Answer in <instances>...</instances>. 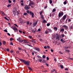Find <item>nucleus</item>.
Returning <instances> with one entry per match:
<instances>
[{"label":"nucleus","instance_id":"9d476101","mask_svg":"<svg viewBox=\"0 0 73 73\" xmlns=\"http://www.w3.org/2000/svg\"><path fill=\"white\" fill-rule=\"evenodd\" d=\"M63 27L65 28V29H66H66H68V26H66V25H63Z\"/></svg>","mask_w":73,"mask_h":73},{"label":"nucleus","instance_id":"f8f14e48","mask_svg":"<svg viewBox=\"0 0 73 73\" xmlns=\"http://www.w3.org/2000/svg\"><path fill=\"white\" fill-rule=\"evenodd\" d=\"M35 49L36 50H37L38 52L40 51V48H35Z\"/></svg>","mask_w":73,"mask_h":73},{"label":"nucleus","instance_id":"b1692460","mask_svg":"<svg viewBox=\"0 0 73 73\" xmlns=\"http://www.w3.org/2000/svg\"><path fill=\"white\" fill-rule=\"evenodd\" d=\"M6 43V42L5 41H3V45H5Z\"/></svg>","mask_w":73,"mask_h":73},{"label":"nucleus","instance_id":"c85d7f7f","mask_svg":"<svg viewBox=\"0 0 73 73\" xmlns=\"http://www.w3.org/2000/svg\"><path fill=\"white\" fill-rule=\"evenodd\" d=\"M46 23V20H43V23Z\"/></svg>","mask_w":73,"mask_h":73},{"label":"nucleus","instance_id":"6e6d98bb","mask_svg":"<svg viewBox=\"0 0 73 73\" xmlns=\"http://www.w3.org/2000/svg\"><path fill=\"white\" fill-rule=\"evenodd\" d=\"M7 52H9V48H7Z\"/></svg>","mask_w":73,"mask_h":73},{"label":"nucleus","instance_id":"1a4fd4ad","mask_svg":"<svg viewBox=\"0 0 73 73\" xmlns=\"http://www.w3.org/2000/svg\"><path fill=\"white\" fill-rule=\"evenodd\" d=\"M23 43H28V42H27V40H25V39H24L23 40Z\"/></svg>","mask_w":73,"mask_h":73},{"label":"nucleus","instance_id":"603ef678","mask_svg":"<svg viewBox=\"0 0 73 73\" xmlns=\"http://www.w3.org/2000/svg\"><path fill=\"white\" fill-rule=\"evenodd\" d=\"M7 7H11V5L9 4H8V5L7 6Z\"/></svg>","mask_w":73,"mask_h":73},{"label":"nucleus","instance_id":"412c9836","mask_svg":"<svg viewBox=\"0 0 73 73\" xmlns=\"http://www.w3.org/2000/svg\"><path fill=\"white\" fill-rule=\"evenodd\" d=\"M37 57L38 58H41V56H40L39 55H37Z\"/></svg>","mask_w":73,"mask_h":73},{"label":"nucleus","instance_id":"7ed1b4c3","mask_svg":"<svg viewBox=\"0 0 73 73\" xmlns=\"http://www.w3.org/2000/svg\"><path fill=\"white\" fill-rule=\"evenodd\" d=\"M64 15V12L62 11H60L58 14V17H62Z\"/></svg>","mask_w":73,"mask_h":73},{"label":"nucleus","instance_id":"5701e85b","mask_svg":"<svg viewBox=\"0 0 73 73\" xmlns=\"http://www.w3.org/2000/svg\"><path fill=\"white\" fill-rule=\"evenodd\" d=\"M73 25H72L71 26V27L70 28V29H73Z\"/></svg>","mask_w":73,"mask_h":73},{"label":"nucleus","instance_id":"4c0bfd02","mask_svg":"<svg viewBox=\"0 0 73 73\" xmlns=\"http://www.w3.org/2000/svg\"><path fill=\"white\" fill-rule=\"evenodd\" d=\"M60 41H61V42H63L64 41V40H63V39H61L60 40Z\"/></svg>","mask_w":73,"mask_h":73},{"label":"nucleus","instance_id":"2f4dec72","mask_svg":"<svg viewBox=\"0 0 73 73\" xmlns=\"http://www.w3.org/2000/svg\"><path fill=\"white\" fill-rule=\"evenodd\" d=\"M52 0H50L49 1V3L50 4H52Z\"/></svg>","mask_w":73,"mask_h":73},{"label":"nucleus","instance_id":"f03ea898","mask_svg":"<svg viewBox=\"0 0 73 73\" xmlns=\"http://www.w3.org/2000/svg\"><path fill=\"white\" fill-rule=\"evenodd\" d=\"M29 4L28 5V6H32V5H34L35 4V2L33 1L29 0Z\"/></svg>","mask_w":73,"mask_h":73},{"label":"nucleus","instance_id":"6e6552de","mask_svg":"<svg viewBox=\"0 0 73 73\" xmlns=\"http://www.w3.org/2000/svg\"><path fill=\"white\" fill-rule=\"evenodd\" d=\"M67 15L66 14L65 15H64V16L63 17L62 20H65L66 19V16Z\"/></svg>","mask_w":73,"mask_h":73},{"label":"nucleus","instance_id":"a19ab883","mask_svg":"<svg viewBox=\"0 0 73 73\" xmlns=\"http://www.w3.org/2000/svg\"><path fill=\"white\" fill-rule=\"evenodd\" d=\"M27 25H29V21H27Z\"/></svg>","mask_w":73,"mask_h":73},{"label":"nucleus","instance_id":"a211bd4d","mask_svg":"<svg viewBox=\"0 0 73 73\" xmlns=\"http://www.w3.org/2000/svg\"><path fill=\"white\" fill-rule=\"evenodd\" d=\"M31 16H32V17H34V13H32Z\"/></svg>","mask_w":73,"mask_h":73},{"label":"nucleus","instance_id":"864d4df0","mask_svg":"<svg viewBox=\"0 0 73 73\" xmlns=\"http://www.w3.org/2000/svg\"><path fill=\"white\" fill-rule=\"evenodd\" d=\"M29 37L30 38H32V36H29Z\"/></svg>","mask_w":73,"mask_h":73},{"label":"nucleus","instance_id":"7c9ffc66","mask_svg":"<svg viewBox=\"0 0 73 73\" xmlns=\"http://www.w3.org/2000/svg\"><path fill=\"white\" fill-rule=\"evenodd\" d=\"M27 15V13H25L23 14L24 15L26 16V15Z\"/></svg>","mask_w":73,"mask_h":73},{"label":"nucleus","instance_id":"aec40b11","mask_svg":"<svg viewBox=\"0 0 73 73\" xmlns=\"http://www.w3.org/2000/svg\"><path fill=\"white\" fill-rule=\"evenodd\" d=\"M63 4L64 5L66 4H67V2L66 1H64L63 3Z\"/></svg>","mask_w":73,"mask_h":73},{"label":"nucleus","instance_id":"4468645a","mask_svg":"<svg viewBox=\"0 0 73 73\" xmlns=\"http://www.w3.org/2000/svg\"><path fill=\"white\" fill-rule=\"evenodd\" d=\"M37 24V22H36V23H34L33 24V25L34 26H36Z\"/></svg>","mask_w":73,"mask_h":73},{"label":"nucleus","instance_id":"0e129e2a","mask_svg":"<svg viewBox=\"0 0 73 73\" xmlns=\"http://www.w3.org/2000/svg\"><path fill=\"white\" fill-rule=\"evenodd\" d=\"M24 50L25 52L27 53V50H26L25 49H24Z\"/></svg>","mask_w":73,"mask_h":73},{"label":"nucleus","instance_id":"e2e57ef3","mask_svg":"<svg viewBox=\"0 0 73 73\" xmlns=\"http://www.w3.org/2000/svg\"><path fill=\"white\" fill-rule=\"evenodd\" d=\"M2 14H3V15H5V14L4 13V12H2Z\"/></svg>","mask_w":73,"mask_h":73},{"label":"nucleus","instance_id":"49530a36","mask_svg":"<svg viewBox=\"0 0 73 73\" xmlns=\"http://www.w3.org/2000/svg\"><path fill=\"white\" fill-rule=\"evenodd\" d=\"M66 52H69V50H66Z\"/></svg>","mask_w":73,"mask_h":73},{"label":"nucleus","instance_id":"680f3d73","mask_svg":"<svg viewBox=\"0 0 73 73\" xmlns=\"http://www.w3.org/2000/svg\"><path fill=\"white\" fill-rule=\"evenodd\" d=\"M27 13H29V11L28 10L27 11Z\"/></svg>","mask_w":73,"mask_h":73},{"label":"nucleus","instance_id":"72a5a7b5","mask_svg":"<svg viewBox=\"0 0 73 73\" xmlns=\"http://www.w3.org/2000/svg\"><path fill=\"white\" fill-rule=\"evenodd\" d=\"M49 25H50V23H48L47 24V27H49Z\"/></svg>","mask_w":73,"mask_h":73},{"label":"nucleus","instance_id":"4be33fe9","mask_svg":"<svg viewBox=\"0 0 73 73\" xmlns=\"http://www.w3.org/2000/svg\"><path fill=\"white\" fill-rule=\"evenodd\" d=\"M60 66L62 69L64 68V66H63L62 65H60Z\"/></svg>","mask_w":73,"mask_h":73},{"label":"nucleus","instance_id":"f257e3e1","mask_svg":"<svg viewBox=\"0 0 73 73\" xmlns=\"http://www.w3.org/2000/svg\"><path fill=\"white\" fill-rule=\"evenodd\" d=\"M19 60L21 62H23L24 64H25V65H28V66H29V61H27L26 60H25L24 59H19Z\"/></svg>","mask_w":73,"mask_h":73},{"label":"nucleus","instance_id":"37998d69","mask_svg":"<svg viewBox=\"0 0 73 73\" xmlns=\"http://www.w3.org/2000/svg\"><path fill=\"white\" fill-rule=\"evenodd\" d=\"M8 1L9 3H11V1L10 0H9Z\"/></svg>","mask_w":73,"mask_h":73},{"label":"nucleus","instance_id":"338daca9","mask_svg":"<svg viewBox=\"0 0 73 73\" xmlns=\"http://www.w3.org/2000/svg\"><path fill=\"white\" fill-rule=\"evenodd\" d=\"M19 51H17L16 52V53H19Z\"/></svg>","mask_w":73,"mask_h":73},{"label":"nucleus","instance_id":"13d9d810","mask_svg":"<svg viewBox=\"0 0 73 73\" xmlns=\"http://www.w3.org/2000/svg\"><path fill=\"white\" fill-rule=\"evenodd\" d=\"M10 45H13V43H12V42L10 43Z\"/></svg>","mask_w":73,"mask_h":73},{"label":"nucleus","instance_id":"4d7b16f0","mask_svg":"<svg viewBox=\"0 0 73 73\" xmlns=\"http://www.w3.org/2000/svg\"><path fill=\"white\" fill-rule=\"evenodd\" d=\"M7 34L8 35V36H11L10 34H9V33H7Z\"/></svg>","mask_w":73,"mask_h":73},{"label":"nucleus","instance_id":"bf43d9fd","mask_svg":"<svg viewBox=\"0 0 73 73\" xmlns=\"http://www.w3.org/2000/svg\"><path fill=\"white\" fill-rule=\"evenodd\" d=\"M2 45V43L0 41V46H1Z\"/></svg>","mask_w":73,"mask_h":73},{"label":"nucleus","instance_id":"423d86ee","mask_svg":"<svg viewBox=\"0 0 73 73\" xmlns=\"http://www.w3.org/2000/svg\"><path fill=\"white\" fill-rule=\"evenodd\" d=\"M25 10H28L30 9V7L28 6L27 5L25 6Z\"/></svg>","mask_w":73,"mask_h":73},{"label":"nucleus","instance_id":"9b49d317","mask_svg":"<svg viewBox=\"0 0 73 73\" xmlns=\"http://www.w3.org/2000/svg\"><path fill=\"white\" fill-rule=\"evenodd\" d=\"M36 29H34L33 30H32V32L33 33H35L36 32Z\"/></svg>","mask_w":73,"mask_h":73},{"label":"nucleus","instance_id":"c03bdc74","mask_svg":"<svg viewBox=\"0 0 73 73\" xmlns=\"http://www.w3.org/2000/svg\"><path fill=\"white\" fill-rule=\"evenodd\" d=\"M46 58L47 60H49V58H48V57H46Z\"/></svg>","mask_w":73,"mask_h":73},{"label":"nucleus","instance_id":"69168bd1","mask_svg":"<svg viewBox=\"0 0 73 73\" xmlns=\"http://www.w3.org/2000/svg\"><path fill=\"white\" fill-rule=\"evenodd\" d=\"M13 2H14V3H16V0H13Z\"/></svg>","mask_w":73,"mask_h":73},{"label":"nucleus","instance_id":"f3484780","mask_svg":"<svg viewBox=\"0 0 73 73\" xmlns=\"http://www.w3.org/2000/svg\"><path fill=\"white\" fill-rule=\"evenodd\" d=\"M48 30H49V32L50 33H52V30L48 29Z\"/></svg>","mask_w":73,"mask_h":73},{"label":"nucleus","instance_id":"c9c22d12","mask_svg":"<svg viewBox=\"0 0 73 73\" xmlns=\"http://www.w3.org/2000/svg\"><path fill=\"white\" fill-rule=\"evenodd\" d=\"M41 18L42 19H44V16H43V15L41 16Z\"/></svg>","mask_w":73,"mask_h":73},{"label":"nucleus","instance_id":"6ab92c4d","mask_svg":"<svg viewBox=\"0 0 73 73\" xmlns=\"http://www.w3.org/2000/svg\"><path fill=\"white\" fill-rule=\"evenodd\" d=\"M55 70H56L55 69H53V70H51V72L53 73V72H54V71H55Z\"/></svg>","mask_w":73,"mask_h":73},{"label":"nucleus","instance_id":"09e8293b","mask_svg":"<svg viewBox=\"0 0 73 73\" xmlns=\"http://www.w3.org/2000/svg\"><path fill=\"white\" fill-rule=\"evenodd\" d=\"M21 3H24V1H23V0H21Z\"/></svg>","mask_w":73,"mask_h":73},{"label":"nucleus","instance_id":"393cba45","mask_svg":"<svg viewBox=\"0 0 73 73\" xmlns=\"http://www.w3.org/2000/svg\"><path fill=\"white\" fill-rule=\"evenodd\" d=\"M4 18L6 20H7V21H9V19H8V18H7V17H5Z\"/></svg>","mask_w":73,"mask_h":73},{"label":"nucleus","instance_id":"a878e982","mask_svg":"<svg viewBox=\"0 0 73 73\" xmlns=\"http://www.w3.org/2000/svg\"><path fill=\"white\" fill-rule=\"evenodd\" d=\"M54 29H56V31H57V30L58 29V28L56 27H54Z\"/></svg>","mask_w":73,"mask_h":73},{"label":"nucleus","instance_id":"de8ad7c7","mask_svg":"<svg viewBox=\"0 0 73 73\" xmlns=\"http://www.w3.org/2000/svg\"><path fill=\"white\" fill-rule=\"evenodd\" d=\"M27 45H28V46H30V47H33V46H31L29 44H28Z\"/></svg>","mask_w":73,"mask_h":73},{"label":"nucleus","instance_id":"a18cd8bd","mask_svg":"<svg viewBox=\"0 0 73 73\" xmlns=\"http://www.w3.org/2000/svg\"><path fill=\"white\" fill-rule=\"evenodd\" d=\"M47 7H48V6H47V5H46V6L44 7V9H46V8H47Z\"/></svg>","mask_w":73,"mask_h":73},{"label":"nucleus","instance_id":"dca6fc26","mask_svg":"<svg viewBox=\"0 0 73 73\" xmlns=\"http://www.w3.org/2000/svg\"><path fill=\"white\" fill-rule=\"evenodd\" d=\"M48 33H49V31L48 30H46L45 31V34H48Z\"/></svg>","mask_w":73,"mask_h":73},{"label":"nucleus","instance_id":"5fc2aeb1","mask_svg":"<svg viewBox=\"0 0 73 73\" xmlns=\"http://www.w3.org/2000/svg\"><path fill=\"white\" fill-rule=\"evenodd\" d=\"M14 25H15V26H16V27H18V26H17V25H16V24H14Z\"/></svg>","mask_w":73,"mask_h":73},{"label":"nucleus","instance_id":"79ce46f5","mask_svg":"<svg viewBox=\"0 0 73 73\" xmlns=\"http://www.w3.org/2000/svg\"><path fill=\"white\" fill-rule=\"evenodd\" d=\"M18 49H19V50H21V48H20V47H19L18 48Z\"/></svg>","mask_w":73,"mask_h":73},{"label":"nucleus","instance_id":"2eb2a0df","mask_svg":"<svg viewBox=\"0 0 73 73\" xmlns=\"http://www.w3.org/2000/svg\"><path fill=\"white\" fill-rule=\"evenodd\" d=\"M60 32H64V29H61L60 30Z\"/></svg>","mask_w":73,"mask_h":73},{"label":"nucleus","instance_id":"58836bf2","mask_svg":"<svg viewBox=\"0 0 73 73\" xmlns=\"http://www.w3.org/2000/svg\"><path fill=\"white\" fill-rule=\"evenodd\" d=\"M4 31L5 32H8V31H7V29L4 30Z\"/></svg>","mask_w":73,"mask_h":73},{"label":"nucleus","instance_id":"ea45409f","mask_svg":"<svg viewBox=\"0 0 73 73\" xmlns=\"http://www.w3.org/2000/svg\"><path fill=\"white\" fill-rule=\"evenodd\" d=\"M19 32H20V33H22V31H21L20 30H19Z\"/></svg>","mask_w":73,"mask_h":73},{"label":"nucleus","instance_id":"f704fd0d","mask_svg":"<svg viewBox=\"0 0 73 73\" xmlns=\"http://www.w3.org/2000/svg\"><path fill=\"white\" fill-rule=\"evenodd\" d=\"M38 61L39 62H41V61H42V59H39Z\"/></svg>","mask_w":73,"mask_h":73},{"label":"nucleus","instance_id":"8fccbe9b","mask_svg":"<svg viewBox=\"0 0 73 73\" xmlns=\"http://www.w3.org/2000/svg\"><path fill=\"white\" fill-rule=\"evenodd\" d=\"M48 48V49H49L50 48V47H49V46H47V48Z\"/></svg>","mask_w":73,"mask_h":73},{"label":"nucleus","instance_id":"c756f323","mask_svg":"<svg viewBox=\"0 0 73 73\" xmlns=\"http://www.w3.org/2000/svg\"><path fill=\"white\" fill-rule=\"evenodd\" d=\"M55 11H56V9H53L52 10V12H55Z\"/></svg>","mask_w":73,"mask_h":73},{"label":"nucleus","instance_id":"473e14b6","mask_svg":"<svg viewBox=\"0 0 73 73\" xmlns=\"http://www.w3.org/2000/svg\"><path fill=\"white\" fill-rule=\"evenodd\" d=\"M32 42H34V43H36V41H35V40H34V39L33 40Z\"/></svg>","mask_w":73,"mask_h":73},{"label":"nucleus","instance_id":"20e7f679","mask_svg":"<svg viewBox=\"0 0 73 73\" xmlns=\"http://www.w3.org/2000/svg\"><path fill=\"white\" fill-rule=\"evenodd\" d=\"M17 41H18L19 42H23V39L20 37L18 39H17Z\"/></svg>","mask_w":73,"mask_h":73},{"label":"nucleus","instance_id":"ddd939ff","mask_svg":"<svg viewBox=\"0 0 73 73\" xmlns=\"http://www.w3.org/2000/svg\"><path fill=\"white\" fill-rule=\"evenodd\" d=\"M28 68L29 69V70H31V71H32V70H33L31 68L29 67H28Z\"/></svg>","mask_w":73,"mask_h":73},{"label":"nucleus","instance_id":"39448f33","mask_svg":"<svg viewBox=\"0 0 73 73\" xmlns=\"http://www.w3.org/2000/svg\"><path fill=\"white\" fill-rule=\"evenodd\" d=\"M56 39L57 40H60V37H59V35L58 34L56 33Z\"/></svg>","mask_w":73,"mask_h":73},{"label":"nucleus","instance_id":"0eeeda50","mask_svg":"<svg viewBox=\"0 0 73 73\" xmlns=\"http://www.w3.org/2000/svg\"><path fill=\"white\" fill-rule=\"evenodd\" d=\"M11 28L13 29V30H14V31H18V29L17 28L14 27H11Z\"/></svg>","mask_w":73,"mask_h":73},{"label":"nucleus","instance_id":"bb28decb","mask_svg":"<svg viewBox=\"0 0 73 73\" xmlns=\"http://www.w3.org/2000/svg\"><path fill=\"white\" fill-rule=\"evenodd\" d=\"M42 58H46L45 56L44 55H43L42 56Z\"/></svg>","mask_w":73,"mask_h":73},{"label":"nucleus","instance_id":"cd10ccee","mask_svg":"<svg viewBox=\"0 0 73 73\" xmlns=\"http://www.w3.org/2000/svg\"><path fill=\"white\" fill-rule=\"evenodd\" d=\"M14 40V39H13V38H11L10 39V41H12V40Z\"/></svg>","mask_w":73,"mask_h":73},{"label":"nucleus","instance_id":"3c124183","mask_svg":"<svg viewBox=\"0 0 73 73\" xmlns=\"http://www.w3.org/2000/svg\"><path fill=\"white\" fill-rule=\"evenodd\" d=\"M21 5L22 6H24V4L23 3H21Z\"/></svg>","mask_w":73,"mask_h":73},{"label":"nucleus","instance_id":"e433bc0d","mask_svg":"<svg viewBox=\"0 0 73 73\" xmlns=\"http://www.w3.org/2000/svg\"><path fill=\"white\" fill-rule=\"evenodd\" d=\"M61 36L62 37H64V34H62L61 35Z\"/></svg>","mask_w":73,"mask_h":73},{"label":"nucleus","instance_id":"774afa93","mask_svg":"<svg viewBox=\"0 0 73 73\" xmlns=\"http://www.w3.org/2000/svg\"><path fill=\"white\" fill-rule=\"evenodd\" d=\"M45 65H46V66H48V64L47 63H46Z\"/></svg>","mask_w":73,"mask_h":73},{"label":"nucleus","instance_id":"052dcab7","mask_svg":"<svg viewBox=\"0 0 73 73\" xmlns=\"http://www.w3.org/2000/svg\"><path fill=\"white\" fill-rule=\"evenodd\" d=\"M29 13V14L31 15V14H32V11H30V12Z\"/></svg>","mask_w":73,"mask_h":73}]
</instances>
